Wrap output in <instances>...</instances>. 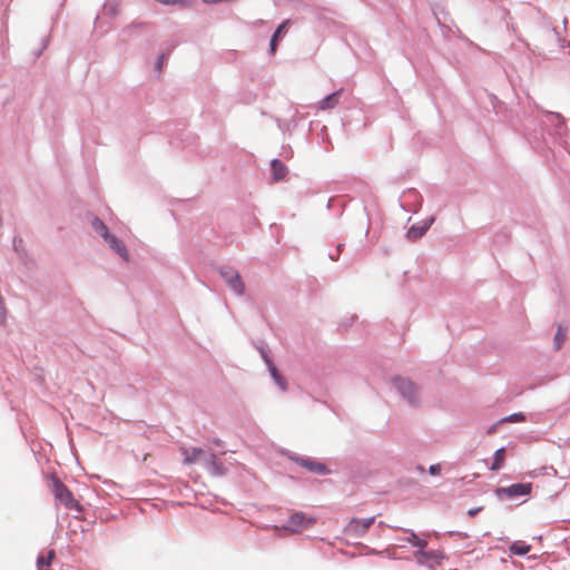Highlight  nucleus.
Masks as SVG:
<instances>
[{"instance_id":"e433bc0d","label":"nucleus","mask_w":570,"mask_h":570,"mask_svg":"<svg viewBox=\"0 0 570 570\" xmlns=\"http://www.w3.org/2000/svg\"><path fill=\"white\" fill-rule=\"evenodd\" d=\"M328 258H330V259H332V261H334V262H335V261H338V258H340V254H337V253H336V249L331 250V252L328 253Z\"/></svg>"},{"instance_id":"7ed1b4c3","label":"nucleus","mask_w":570,"mask_h":570,"mask_svg":"<svg viewBox=\"0 0 570 570\" xmlns=\"http://www.w3.org/2000/svg\"><path fill=\"white\" fill-rule=\"evenodd\" d=\"M531 482H518L508 487H498L494 490V493L499 499L505 498L510 500H515L521 497H529L531 494Z\"/></svg>"},{"instance_id":"72a5a7b5","label":"nucleus","mask_w":570,"mask_h":570,"mask_svg":"<svg viewBox=\"0 0 570 570\" xmlns=\"http://www.w3.org/2000/svg\"><path fill=\"white\" fill-rule=\"evenodd\" d=\"M482 509H483L482 507L471 508V509H469V510H468V515H469V517H471V518H473V517H475L479 512H481V511H482Z\"/></svg>"},{"instance_id":"2f4dec72","label":"nucleus","mask_w":570,"mask_h":570,"mask_svg":"<svg viewBox=\"0 0 570 570\" xmlns=\"http://www.w3.org/2000/svg\"><path fill=\"white\" fill-rule=\"evenodd\" d=\"M441 464L440 463H435V464H431L429 466V473L430 475L432 476H435V475H439L441 473Z\"/></svg>"},{"instance_id":"bb28decb","label":"nucleus","mask_w":570,"mask_h":570,"mask_svg":"<svg viewBox=\"0 0 570 570\" xmlns=\"http://www.w3.org/2000/svg\"><path fill=\"white\" fill-rule=\"evenodd\" d=\"M525 421V414L523 412H515L510 415H507L499 420V423H515V422H523Z\"/></svg>"},{"instance_id":"ea45409f","label":"nucleus","mask_w":570,"mask_h":570,"mask_svg":"<svg viewBox=\"0 0 570 570\" xmlns=\"http://www.w3.org/2000/svg\"><path fill=\"white\" fill-rule=\"evenodd\" d=\"M415 470H416L417 472H420V473H424V472H425V468H424L422 464H417V465L415 466Z\"/></svg>"},{"instance_id":"5701e85b","label":"nucleus","mask_w":570,"mask_h":570,"mask_svg":"<svg viewBox=\"0 0 570 570\" xmlns=\"http://www.w3.org/2000/svg\"><path fill=\"white\" fill-rule=\"evenodd\" d=\"M504 459H505V449L502 446L494 452L493 460H492V463L489 469L491 471L501 470L503 468Z\"/></svg>"},{"instance_id":"20e7f679","label":"nucleus","mask_w":570,"mask_h":570,"mask_svg":"<svg viewBox=\"0 0 570 570\" xmlns=\"http://www.w3.org/2000/svg\"><path fill=\"white\" fill-rule=\"evenodd\" d=\"M287 458L288 460L298 464L299 466L305 468L311 473L317 475H328L332 473L331 469L326 464L318 462L312 459L311 456H303L296 453H288Z\"/></svg>"},{"instance_id":"cd10ccee","label":"nucleus","mask_w":570,"mask_h":570,"mask_svg":"<svg viewBox=\"0 0 570 570\" xmlns=\"http://www.w3.org/2000/svg\"><path fill=\"white\" fill-rule=\"evenodd\" d=\"M277 126L282 130L291 131V130H293L294 128L297 127V119L295 117H293L289 120H281V119H278L277 120Z\"/></svg>"},{"instance_id":"39448f33","label":"nucleus","mask_w":570,"mask_h":570,"mask_svg":"<svg viewBox=\"0 0 570 570\" xmlns=\"http://www.w3.org/2000/svg\"><path fill=\"white\" fill-rule=\"evenodd\" d=\"M219 275L225 281L227 286L238 296L243 295L245 292V285L242 281V277L234 267L230 266H220L218 268Z\"/></svg>"},{"instance_id":"7c9ffc66","label":"nucleus","mask_w":570,"mask_h":570,"mask_svg":"<svg viewBox=\"0 0 570 570\" xmlns=\"http://www.w3.org/2000/svg\"><path fill=\"white\" fill-rule=\"evenodd\" d=\"M48 46H49V38L43 37L41 40L40 48L35 52V58H39L42 55V52L47 49Z\"/></svg>"},{"instance_id":"c9c22d12","label":"nucleus","mask_w":570,"mask_h":570,"mask_svg":"<svg viewBox=\"0 0 570 570\" xmlns=\"http://www.w3.org/2000/svg\"><path fill=\"white\" fill-rule=\"evenodd\" d=\"M500 424H501V423H499V421H498V422H495V423H493V424L488 429L487 433H488V434H493V433H495V431H497V429H498V426H499Z\"/></svg>"},{"instance_id":"ddd939ff","label":"nucleus","mask_w":570,"mask_h":570,"mask_svg":"<svg viewBox=\"0 0 570 570\" xmlns=\"http://www.w3.org/2000/svg\"><path fill=\"white\" fill-rule=\"evenodd\" d=\"M289 26V20H284L278 24V27L275 29V31L272 33L269 39V48L268 52L269 55H275L277 50V46L279 41L283 39L287 28Z\"/></svg>"},{"instance_id":"4c0bfd02","label":"nucleus","mask_w":570,"mask_h":570,"mask_svg":"<svg viewBox=\"0 0 570 570\" xmlns=\"http://www.w3.org/2000/svg\"><path fill=\"white\" fill-rule=\"evenodd\" d=\"M335 202H336L335 198H330L327 202V205H326L327 209H331Z\"/></svg>"},{"instance_id":"dca6fc26","label":"nucleus","mask_w":570,"mask_h":570,"mask_svg":"<svg viewBox=\"0 0 570 570\" xmlns=\"http://www.w3.org/2000/svg\"><path fill=\"white\" fill-rule=\"evenodd\" d=\"M287 173V166L281 159L274 158L271 160V174L274 181L284 179Z\"/></svg>"},{"instance_id":"473e14b6","label":"nucleus","mask_w":570,"mask_h":570,"mask_svg":"<svg viewBox=\"0 0 570 570\" xmlns=\"http://www.w3.org/2000/svg\"><path fill=\"white\" fill-rule=\"evenodd\" d=\"M208 442L214 446H224L225 442L218 438H212L208 440Z\"/></svg>"},{"instance_id":"4be33fe9","label":"nucleus","mask_w":570,"mask_h":570,"mask_svg":"<svg viewBox=\"0 0 570 570\" xmlns=\"http://www.w3.org/2000/svg\"><path fill=\"white\" fill-rule=\"evenodd\" d=\"M406 533L410 534L409 538L404 539L405 542H409L412 547L417 548V550H422L423 548H426L428 541L424 539H421L412 529H403Z\"/></svg>"},{"instance_id":"393cba45","label":"nucleus","mask_w":570,"mask_h":570,"mask_svg":"<svg viewBox=\"0 0 570 570\" xmlns=\"http://www.w3.org/2000/svg\"><path fill=\"white\" fill-rule=\"evenodd\" d=\"M104 13L110 18H115L119 13V6L116 1H107L104 4Z\"/></svg>"},{"instance_id":"aec40b11","label":"nucleus","mask_w":570,"mask_h":570,"mask_svg":"<svg viewBox=\"0 0 570 570\" xmlns=\"http://www.w3.org/2000/svg\"><path fill=\"white\" fill-rule=\"evenodd\" d=\"M91 228L106 240L112 233L109 230L107 225L98 217L94 216L91 219Z\"/></svg>"},{"instance_id":"2eb2a0df","label":"nucleus","mask_w":570,"mask_h":570,"mask_svg":"<svg viewBox=\"0 0 570 570\" xmlns=\"http://www.w3.org/2000/svg\"><path fill=\"white\" fill-rule=\"evenodd\" d=\"M181 453L184 455V464L191 465L197 460H202L206 453L202 448L193 446L190 449L183 448Z\"/></svg>"},{"instance_id":"a211bd4d","label":"nucleus","mask_w":570,"mask_h":570,"mask_svg":"<svg viewBox=\"0 0 570 570\" xmlns=\"http://www.w3.org/2000/svg\"><path fill=\"white\" fill-rule=\"evenodd\" d=\"M343 89L335 90L328 95H326L321 101H320V109L326 110L332 109L338 105L340 97Z\"/></svg>"},{"instance_id":"4468645a","label":"nucleus","mask_w":570,"mask_h":570,"mask_svg":"<svg viewBox=\"0 0 570 570\" xmlns=\"http://www.w3.org/2000/svg\"><path fill=\"white\" fill-rule=\"evenodd\" d=\"M105 242L108 244L109 248L112 252L119 255L124 261H128L129 253L127 246L120 238L111 234Z\"/></svg>"},{"instance_id":"f3484780","label":"nucleus","mask_w":570,"mask_h":570,"mask_svg":"<svg viewBox=\"0 0 570 570\" xmlns=\"http://www.w3.org/2000/svg\"><path fill=\"white\" fill-rule=\"evenodd\" d=\"M267 370L271 374V377L273 379L274 383L279 387L282 392L287 391V381L286 379L281 374L274 362H271L266 365Z\"/></svg>"},{"instance_id":"f8f14e48","label":"nucleus","mask_w":570,"mask_h":570,"mask_svg":"<svg viewBox=\"0 0 570 570\" xmlns=\"http://www.w3.org/2000/svg\"><path fill=\"white\" fill-rule=\"evenodd\" d=\"M414 557L417 559L419 564H425L429 561H432L434 564L440 566L444 556L442 552L436 550H416L414 552Z\"/></svg>"},{"instance_id":"9b49d317","label":"nucleus","mask_w":570,"mask_h":570,"mask_svg":"<svg viewBox=\"0 0 570 570\" xmlns=\"http://www.w3.org/2000/svg\"><path fill=\"white\" fill-rule=\"evenodd\" d=\"M435 218L433 216L428 217L421 223L413 224L406 232V237L410 240H416L421 238L433 225Z\"/></svg>"},{"instance_id":"b1692460","label":"nucleus","mask_w":570,"mask_h":570,"mask_svg":"<svg viewBox=\"0 0 570 570\" xmlns=\"http://www.w3.org/2000/svg\"><path fill=\"white\" fill-rule=\"evenodd\" d=\"M12 249L16 252V254L20 258H24L27 256V250L24 249L23 239H22L21 236H19V235H14L13 236V238H12Z\"/></svg>"},{"instance_id":"f257e3e1","label":"nucleus","mask_w":570,"mask_h":570,"mask_svg":"<svg viewBox=\"0 0 570 570\" xmlns=\"http://www.w3.org/2000/svg\"><path fill=\"white\" fill-rule=\"evenodd\" d=\"M51 491L56 501L66 509L77 512L83 511L82 505L75 499L69 488L57 475H52L51 478Z\"/></svg>"},{"instance_id":"1a4fd4ad","label":"nucleus","mask_w":570,"mask_h":570,"mask_svg":"<svg viewBox=\"0 0 570 570\" xmlns=\"http://www.w3.org/2000/svg\"><path fill=\"white\" fill-rule=\"evenodd\" d=\"M204 468L214 476H224L228 469L218 460L215 453H208L203 459Z\"/></svg>"},{"instance_id":"0eeeda50","label":"nucleus","mask_w":570,"mask_h":570,"mask_svg":"<svg viewBox=\"0 0 570 570\" xmlns=\"http://www.w3.org/2000/svg\"><path fill=\"white\" fill-rule=\"evenodd\" d=\"M546 118H548L549 124L552 126L551 135L558 137V138H564L568 135V127L566 124L564 117L554 111H546L544 112Z\"/></svg>"},{"instance_id":"6ab92c4d","label":"nucleus","mask_w":570,"mask_h":570,"mask_svg":"<svg viewBox=\"0 0 570 570\" xmlns=\"http://www.w3.org/2000/svg\"><path fill=\"white\" fill-rule=\"evenodd\" d=\"M531 544L525 541L517 540L513 541L509 547V552L511 556L515 557H524L531 550Z\"/></svg>"},{"instance_id":"58836bf2","label":"nucleus","mask_w":570,"mask_h":570,"mask_svg":"<svg viewBox=\"0 0 570 570\" xmlns=\"http://www.w3.org/2000/svg\"><path fill=\"white\" fill-rule=\"evenodd\" d=\"M343 247H344V243H340V244H337V246H336V248H335V249H336V253L341 255Z\"/></svg>"},{"instance_id":"c756f323","label":"nucleus","mask_w":570,"mask_h":570,"mask_svg":"<svg viewBox=\"0 0 570 570\" xmlns=\"http://www.w3.org/2000/svg\"><path fill=\"white\" fill-rule=\"evenodd\" d=\"M167 58H168V53H165V52H161V53L157 57V59H156V63H155V68H156V70H157L158 72H160V71H161L163 66H164L165 61L167 60Z\"/></svg>"},{"instance_id":"423d86ee","label":"nucleus","mask_w":570,"mask_h":570,"mask_svg":"<svg viewBox=\"0 0 570 570\" xmlns=\"http://www.w3.org/2000/svg\"><path fill=\"white\" fill-rule=\"evenodd\" d=\"M314 523L315 519L313 517H308L304 512L296 511L289 515L284 529L291 532H297L299 529H307Z\"/></svg>"},{"instance_id":"a878e982","label":"nucleus","mask_w":570,"mask_h":570,"mask_svg":"<svg viewBox=\"0 0 570 570\" xmlns=\"http://www.w3.org/2000/svg\"><path fill=\"white\" fill-rule=\"evenodd\" d=\"M564 340H566V331L562 328L561 325H559L557 328V332L554 334V337H553V344H554L556 351H559L561 348Z\"/></svg>"},{"instance_id":"6e6552de","label":"nucleus","mask_w":570,"mask_h":570,"mask_svg":"<svg viewBox=\"0 0 570 570\" xmlns=\"http://www.w3.org/2000/svg\"><path fill=\"white\" fill-rule=\"evenodd\" d=\"M375 517L370 518H353L346 527V532L353 537L361 538L365 534L367 529L374 523Z\"/></svg>"},{"instance_id":"f03ea898","label":"nucleus","mask_w":570,"mask_h":570,"mask_svg":"<svg viewBox=\"0 0 570 570\" xmlns=\"http://www.w3.org/2000/svg\"><path fill=\"white\" fill-rule=\"evenodd\" d=\"M392 383L400 396L410 405L416 406L420 403L415 384L411 380L402 376H394L392 379Z\"/></svg>"},{"instance_id":"412c9836","label":"nucleus","mask_w":570,"mask_h":570,"mask_svg":"<svg viewBox=\"0 0 570 570\" xmlns=\"http://www.w3.org/2000/svg\"><path fill=\"white\" fill-rule=\"evenodd\" d=\"M56 558V551L50 549L46 556L39 554L36 560L37 570H50L52 560Z\"/></svg>"},{"instance_id":"c85d7f7f","label":"nucleus","mask_w":570,"mask_h":570,"mask_svg":"<svg viewBox=\"0 0 570 570\" xmlns=\"http://www.w3.org/2000/svg\"><path fill=\"white\" fill-rule=\"evenodd\" d=\"M256 348L261 354V357L263 358L264 363L267 365L271 362H273L272 357L268 354V351L266 348V344L264 342H259V344H256Z\"/></svg>"},{"instance_id":"f704fd0d","label":"nucleus","mask_w":570,"mask_h":570,"mask_svg":"<svg viewBox=\"0 0 570 570\" xmlns=\"http://www.w3.org/2000/svg\"><path fill=\"white\" fill-rule=\"evenodd\" d=\"M450 535H455V537H459L461 539H466L469 538L468 533L465 532H461V531H449L448 532Z\"/></svg>"},{"instance_id":"9d476101","label":"nucleus","mask_w":570,"mask_h":570,"mask_svg":"<svg viewBox=\"0 0 570 570\" xmlns=\"http://www.w3.org/2000/svg\"><path fill=\"white\" fill-rule=\"evenodd\" d=\"M422 196L416 189L410 188L403 191L401 196V207L405 212L416 213V206H421Z\"/></svg>"}]
</instances>
